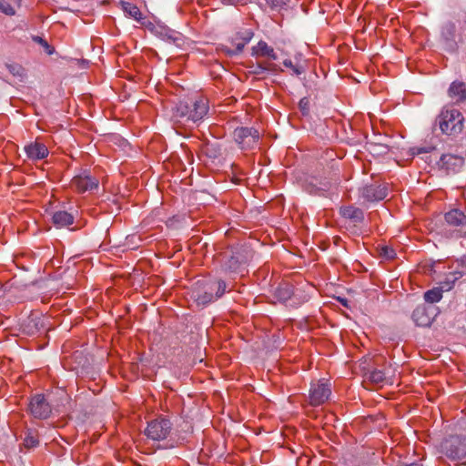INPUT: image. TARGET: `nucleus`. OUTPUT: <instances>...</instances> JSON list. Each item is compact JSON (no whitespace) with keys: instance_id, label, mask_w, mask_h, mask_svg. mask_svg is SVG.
Wrapping results in <instances>:
<instances>
[{"instance_id":"1","label":"nucleus","mask_w":466,"mask_h":466,"mask_svg":"<svg viewBox=\"0 0 466 466\" xmlns=\"http://www.w3.org/2000/svg\"><path fill=\"white\" fill-rule=\"evenodd\" d=\"M209 109L208 100L206 97L199 96L189 102L180 101L173 108L172 117L177 122H193L202 120Z\"/></svg>"},{"instance_id":"2","label":"nucleus","mask_w":466,"mask_h":466,"mask_svg":"<svg viewBox=\"0 0 466 466\" xmlns=\"http://www.w3.org/2000/svg\"><path fill=\"white\" fill-rule=\"evenodd\" d=\"M226 289L227 284L222 279L198 281L190 291V298L198 306H207L221 298Z\"/></svg>"},{"instance_id":"3","label":"nucleus","mask_w":466,"mask_h":466,"mask_svg":"<svg viewBox=\"0 0 466 466\" xmlns=\"http://www.w3.org/2000/svg\"><path fill=\"white\" fill-rule=\"evenodd\" d=\"M173 424L165 417L150 420L145 430L146 436L155 441H165L162 449H173L179 445V439L172 436Z\"/></svg>"},{"instance_id":"4","label":"nucleus","mask_w":466,"mask_h":466,"mask_svg":"<svg viewBox=\"0 0 466 466\" xmlns=\"http://www.w3.org/2000/svg\"><path fill=\"white\" fill-rule=\"evenodd\" d=\"M437 122L443 134L455 136L462 131L464 117L458 109H443L438 116Z\"/></svg>"},{"instance_id":"5","label":"nucleus","mask_w":466,"mask_h":466,"mask_svg":"<svg viewBox=\"0 0 466 466\" xmlns=\"http://www.w3.org/2000/svg\"><path fill=\"white\" fill-rule=\"evenodd\" d=\"M445 229L451 237L466 236V215L460 209L454 208L445 213Z\"/></svg>"},{"instance_id":"6","label":"nucleus","mask_w":466,"mask_h":466,"mask_svg":"<svg viewBox=\"0 0 466 466\" xmlns=\"http://www.w3.org/2000/svg\"><path fill=\"white\" fill-rule=\"evenodd\" d=\"M442 452L451 460L466 458V439L460 436H450L441 445Z\"/></svg>"},{"instance_id":"7","label":"nucleus","mask_w":466,"mask_h":466,"mask_svg":"<svg viewBox=\"0 0 466 466\" xmlns=\"http://www.w3.org/2000/svg\"><path fill=\"white\" fill-rule=\"evenodd\" d=\"M233 137L242 149H249L258 143L259 133L253 127H241L234 130Z\"/></svg>"},{"instance_id":"8","label":"nucleus","mask_w":466,"mask_h":466,"mask_svg":"<svg viewBox=\"0 0 466 466\" xmlns=\"http://www.w3.org/2000/svg\"><path fill=\"white\" fill-rule=\"evenodd\" d=\"M330 394V387L324 380L312 383L309 390V404L319 406L329 400Z\"/></svg>"},{"instance_id":"9","label":"nucleus","mask_w":466,"mask_h":466,"mask_svg":"<svg viewBox=\"0 0 466 466\" xmlns=\"http://www.w3.org/2000/svg\"><path fill=\"white\" fill-rule=\"evenodd\" d=\"M252 37L253 33L250 30L238 32L230 39L233 48L222 46L221 50L230 56L238 55L243 51L244 47L249 43Z\"/></svg>"},{"instance_id":"10","label":"nucleus","mask_w":466,"mask_h":466,"mask_svg":"<svg viewBox=\"0 0 466 466\" xmlns=\"http://www.w3.org/2000/svg\"><path fill=\"white\" fill-rule=\"evenodd\" d=\"M28 410L35 419H46L50 416L52 409L43 394H36L32 397Z\"/></svg>"},{"instance_id":"11","label":"nucleus","mask_w":466,"mask_h":466,"mask_svg":"<svg viewBox=\"0 0 466 466\" xmlns=\"http://www.w3.org/2000/svg\"><path fill=\"white\" fill-rule=\"evenodd\" d=\"M434 318V308L425 304L417 306L412 313V319L419 327H430Z\"/></svg>"},{"instance_id":"12","label":"nucleus","mask_w":466,"mask_h":466,"mask_svg":"<svg viewBox=\"0 0 466 466\" xmlns=\"http://www.w3.org/2000/svg\"><path fill=\"white\" fill-rule=\"evenodd\" d=\"M98 179L86 174L78 175L71 180V187L78 193L92 191L98 187Z\"/></svg>"},{"instance_id":"13","label":"nucleus","mask_w":466,"mask_h":466,"mask_svg":"<svg viewBox=\"0 0 466 466\" xmlns=\"http://www.w3.org/2000/svg\"><path fill=\"white\" fill-rule=\"evenodd\" d=\"M360 196L367 201H379L387 197V188L380 184H370L360 188Z\"/></svg>"},{"instance_id":"14","label":"nucleus","mask_w":466,"mask_h":466,"mask_svg":"<svg viewBox=\"0 0 466 466\" xmlns=\"http://www.w3.org/2000/svg\"><path fill=\"white\" fill-rule=\"evenodd\" d=\"M439 165L447 174L458 173L464 165V158L456 155L445 154L441 156Z\"/></svg>"},{"instance_id":"15","label":"nucleus","mask_w":466,"mask_h":466,"mask_svg":"<svg viewBox=\"0 0 466 466\" xmlns=\"http://www.w3.org/2000/svg\"><path fill=\"white\" fill-rule=\"evenodd\" d=\"M25 152L27 157L33 161L42 160L49 154L46 146L38 141L31 142L26 145L25 147Z\"/></svg>"},{"instance_id":"16","label":"nucleus","mask_w":466,"mask_h":466,"mask_svg":"<svg viewBox=\"0 0 466 466\" xmlns=\"http://www.w3.org/2000/svg\"><path fill=\"white\" fill-rule=\"evenodd\" d=\"M155 33L163 40L175 44L176 46H180L182 42V35L180 33L172 30L164 25H157L155 27Z\"/></svg>"},{"instance_id":"17","label":"nucleus","mask_w":466,"mask_h":466,"mask_svg":"<svg viewBox=\"0 0 466 466\" xmlns=\"http://www.w3.org/2000/svg\"><path fill=\"white\" fill-rule=\"evenodd\" d=\"M339 213L344 218L350 219L354 224L362 222L364 218L363 211L354 206L342 207Z\"/></svg>"},{"instance_id":"18","label":"nucleus","mask_w":466,"mask_h":466,"mask_svg":"<svg viewBox=\"0 0 466 466\" xmlns=\"http://www.w3.org/2000/svg\"><path fill=\"white\" fill-rule=\"evenodd\" d=\"M252 54L256 56L268 57L272 60L277 59L274 49L264 41H259L257 46H253Z\"/></svg>"},{"instance_id":"19","label":"nucleus","mask_w":466,"mask_h":466,"mask_svg":"<svg viewBox=\"0 0 466 466\" xmlns=\"http://www.w3.org/2000/svg\"><path fill=\"white\" fill-rule=\"evenodd\" d=\"M449 96L457 103L466 99V86L463 82H453L449 88Z\"/></svg>"},{"instance_id":"20","label":"nucleus","mask_w":466,"mask_h":466,"mask_svg":"<svg viewBox=\"0 0 466 466\" xmlns=\"http://www.w3.org/2000/svg\"><path fill=\"white\" fill-rule=\"evenodd\" d=\"M52 220L56 228L68 227L74 223V216L66 211H56L53 214Z\"/></svg>"},{"instance_id":"21","label":"nucleus","mask_w":466,"mask_h":466,"mask_svg":"<svg viewBox=\"0 0 466 466\" xmlns=\"http://www.w3.org/2000/svg\"><path fill=\"white\" fill-rule=\"evenodd\" d=\"M119 5L126 16L133 18L137 21H140L142 19V14L139 8L135 4L121 1Z\"/></svg>"},{"instance_id":"22","label":"nucleus","mask_w":466,"mask_h":466,"mask_svg":"<svg viewBox=\"0 0 466 466\" xmlns=\"http://www.w3.org/2000/svg\"><path fill=\"white\" fill-rule=\"evenodd\" d=\"M366 376L367 379L374 384L391 382L390 380L387 378L386 372L381 370L375 369L372 371L367 373Z\"/></svg>"},{"instance_id":"23","label":"nucleus","mask_w":466,"mask_h":466,"mask_svg":"<svg viewBox=\"0 0 466 466\" xmlns=\"http://www.w3.org/2000/svg\"><path fill=\"white\" fill-rule=\"evenodd\" d=\"M442 289L440 288H434L424 293V299L429 303H435L441 299Z\"/></svg>"},{"instance_id":"24","label":"nucleus","mask_w":466,"mask_h":466,"mask_svg":"<svg viewBox=\"0 0 466 466\" xmlns=\"http://www.w3.org/2000/svg\"><path fill=\"white\" fill-rule=\"evenodd\" d=\"M15 5H18L20 0H12ZM0 13L7 15H15V11L14 6L8 2V0H0Z\"/></svg>"},{"instance_id":"25","label":"nucleus","mask_w":466,"mask_h":466,"mask_svg":"<svg viewBox=\"0 0 466 466\" xmlns=\"http://www.w3.org/2000/svg\"><path fill=\"white\" fill-rule=\"evenodd\" d=\"M283 65L285 67L289 68L292 71V74L295 76H300L305 71L301 66L298 64H293V62L290 59H285L283 61Z\"/></svg>"},{"instance_id":"26","label":"nucleus","mask_w":466,"mask_h":466,"mask_svg":"<svg viewBox=\"0 0 466 466\" xmlns=\"http://www.w3.org/2000/svg\"><path fill=\"white\" fill-rule=\"evenodd\" d=\"M39 444V440H38V437L37 435L34 434V433H28L25 440H24V445L25 448L27 449H32V448H35L36 447L37 445Z\"/></svg>"},{"instance_id":"27","label":"nucleus","mask_w":466,"mask_h":466,"mask_svg":"<svg viewBox=\"0 0 466 466\" xmlns=\"http://www.w3.org/2000/svg\"><path fill=\"white\" fill-rule=\"evenodd\" d=\"M8 71L15 76H23L25 69L18 64L7 65Z\"/></svg>"},{"instance_id":"28","label":"nucleus","mask_w":466,"mask_h":466,"mask_svg":"<svg viewBox=\"0 0 466 466\" xmlns=\"http://www.w3.org/2000/svg\"><path fill=\"white\" fill-rule=\"evenodd\" d=\"M309 99L308 97H303L300 99L299 103V110L301 111L302 115L307 116L309 114Z\"/></svg>"},{"instance_id":"29","label":"nucleus","mask_w":466,"mask_h":466,"mask_svg":"<svg viewBox=\"0 0 466 466\" xmlns=\"http://www.w3.org/2000/svg\"><path fill=\"white\" fill-rule=\"evenodd\" d=\"M380 255L385 258L390 259L395 257L396 253L393 248L384 246L380 248Z\"/></svg>"},{"instance_id":"30","label":"nucleus","mask_w":466,"mask_h":466,"mask_svg":"<svg viewBox=\"0 0 466 466\" xmlns=\"http://www.w3.org/2000/svg\"><path fill=\"white\" fill-rule=\"evenodd\" d=\"M271 66V64H258L257 66H253V73L256 75H260L265 71L270 70Z\"/></svg>"},{"instance_id":"31","label":"nucleus","mask_w":466,"mask_h":466,"mask_svg":"<svg viewBox=\"0 0 466 466\" xmlns=\"http://www.w3.org/2000/svg\"><path fill=\"white\" fill-rule=\"evenodd\" d=\"M278 292H279V296L281 299H288L291 294L290 289L289 287L279 288Z\"/></svg>"},{"instance_id":"32","label":"nucleus","mask_w":466,"mask_h":466,"mask_svg":"<svg viewBox=\"0 0 466 466\" xmlns=\"http://www.w3.org/2000/svg\"><path fill=\"white\" fill-rule=\"evenodd\" d=\"M455 31V26L452 24L447 25L442 32L443 35L452 37Z\"/></svg>"},{"instance_id":"33","label":"nucleus","mask_w":466,"mask_h":466,"mask_svg":"<svg viewBox=\"0 0 466 466\" xmlns=\"http://www.w3.org/2000/svg\"><path fill=\"white\" fill-rule=\"evenodd\" d=\"M247 0H221L223 4L226 5H238V4H245Z\"/></svg>"},{"instance_id":"34","label":"nucleus","mask_w":466,"mask_h":466,"mask_svg":"<svg viewBox=\"0 0 466 466\" xmlns=\"http://www.w3.org/2000/svg\"><path fill=\"white\" fill-rule=\"evenodd\" d=\"M460 277H461V274H459V277H457L456 273H450L447 279L451 283H454Z\"/></svg>"},{"instance_id":"35","label":"nucleus","mask_w":466,"mask_h":466,"mask_svg":"<svg viewBox=\"0 0 466 466\" xmlns=\"http://www.w3.org/2000/svg\"><path fill=\"white\" fill-rule=\"evenodd\" d=\"M405 466H421V465L419 463H410V464H407Z\"/></svg>"}]
</instances>
